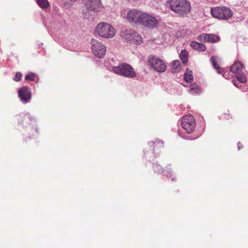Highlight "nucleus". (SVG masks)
Returning a JSON list of instances; mask_svg holds the SVG:
<instances>
[{
    "label": "nucleus",
    "instance_id": "f257e3e1",
    "mask_svg": "<svg viewBox=\"0 0 248 248\" xmlns=\"http://www.w3.org/2000/svg\"><path fill=\"white\" fill-rule=\"evenodd\" d=\"M168 4L172 11L180 15L189 13L191 9L190 3L186 0H168Z\"/></svg>",
    "mask_w": 248,
    "mask_h": 248
},
{
    "label": "nucleus",
    "instance_id": "f03ea898",
    "mask_svg": "<svg viewBox=\"0 0 248 248\" xmlns=\"http://www.w3.org/2000/svg\"><path fill=\"white\" fill-rule=\"evenodd\" d=\"M112 71L117 75L129 78L136 77V73L134 68L126 63H121L118 66L112 67Z\"/></svg>",
    "mask_w": 248,
    "mask_h": 248
},
{
    "label": "nucleus",
    "instance_id": "7ed1b4c3",
    "mask_svg": "<svg viewBox=\"0 0 248 248\" xmlns=\"http://www.w3.org/2000/svg\"><path fill=\"white\" fill-rule=\"evenodd\" d=\"M95 32L101 37L110 38L115 36L116 31L115 28L109 23L101 22L96 26Z\"/></svg>",
    "mask_w": 248,
    "mask_h": 248
},
{
    "label": "nucleus",
    "instance_id": "20e7f679",
    "mask_svg": "<svg viewBox=\"0 0 248 248\" xmlns=\"http://www.w3.org/2000/svg\"><path fill=\"white\" fill-rule=\"evenodd\" d=\"M210 13L214 17L224 20L230 19L233 14L230 9L225 6L211 8Z\"/></svg>",
    "mask_w": 248,
    "mask_h": 248
},
{
    "label": "nucleus",
    "instance_id": "39448f33",
    "mask_svg": "<svg viewBox=\"0 0 248 248\" xmlns=\"http://www.w3.org/2000/svg\"><path fill=\"white\" fill-rule=\"evenodd\" d=\"M158 24L156 17L147 13L143 12L140 24L150 29L155 28Z\"/></svg>",
    "mask_w": 248,
    "mask_h": 248
},
{
    "label": "nucleus",
    "instance_id": "423d86ee",
    "mask_svg": "<svg viewBox=\"0 0 248 248\" xmlns=\"http://www.w3.org/2000/svg\"><path fill=\"white\" fill-rule=\"evenodd\" d=\"M92 49L93 54L97 57L102 58L106 53V47L96 40L91 41Z\"/></svg>",
    "mask_w": 248,
    "mask_h": 248
},
{
    "label": "nucleus",
    "instance_id": "0eeeda50",
    "mask_svg": "<svg viewBox=\"0 0 248 248\" xmlns=\"http://www.w3.org/2000/svg\"><path fill=\"white\" fill-rule=\"evenodd\" d=\"M182 126L187 133H191L195 129L196 122L194 117L188 114L185 116L182 120Z\"/></svg>",
    "mask_w": 248,
    "mask_h": 248
},
{
    "label": "nucleus",
    "instance_id": "6e6552de",
    "mask_svg": "<svg viewBox=\"0 0 248 248\" xmlns=\"http://www.w3.org/2000/svg\"><path fill=\"white\" fill-rule=\"evenodd\" d=\"M148 62L150 65L158 72H163L166 70V65L161 59L153 56L149 57Z\"/></svg>",
    "mask_w": 248,
    "mask_h": 248
},
{
    "label": "nucleus",
    "instance_id": "1a4fd4ad",
    "mask_svg": "<svg viewBox=\"0 0 248 248\" xmlns=\"http://www.w3.org/2000/svg\"><path fill=\"white\" fill-rule=\"evenodd\" d=\"M143 12L136 9L128 11L126 15V19L129 22L140 24Z\"/></svg>",
    "mask_w": 248,
    "mask_h": 248
},
{
    "label": "nucleus",
    "instance_id": "9d476101",
    "mask_svg": "<svg viewBox=\"0 0 248 248\" xmlns=\"http://www.w3.org/2000/svg\"><path fill=\"white\" fill-rule=\"evenodd\" d=\"M18 96L23 103L29 102L31 97L30 89L27 87L21 88L18 91Z\"/></svg>",
    "mask_w": 248,
    "mask_h": 248
},
{
    "label": "nucleus",
    "instance_id": "9b49d317",
    "mask_svg": "<svg viewBox=\"0 0 248 248\" xmlns=\"http://www.w3.org/2000/svg\"><path fill=\"white\" fill-rule=\"evenodd\" d=\"M125 40L130 43L140 44L142 42V37L136 32L130 31L126 33L125 37Z\"/></svg>",
    "mask_w": 248,
    "mask_h": 248
},
{
    "label": "nucleus",
    "instance_id": "f8f14e48",
    "mask_svg": "<svg viewBox=\"0 0 248 248\" xmlns=\"http://www.w3.org/2000/svg\"><path fill=\"white\" fill-rule=\"evenodd\" d=\"M83 1L89 11L98 12L101 8L100 0H83Z\"/></svg>",
    "mask_w": 248,
    "mask_h": 248
},
{
    "label": "nucleus",
    "instance_id": "ddd939ff",
    "mask_svg": "<svg viewBox=\"0 0 248 248\" xmlns=\"http://www.w3.org/2000/svg\"><path fill=\"white\" fill-rule=\"evenodd\" d=\"M200 41L207 43H216L219 40L218 36L213 34L202 33L198 36Z\"/></svg>",
    "mask_w": 248,
    "mask_h": 248
},
{
    "label": "nucleus",
    "instance_id": "4468645a",
    "mask_svg": "<svg viewBox=\"0 0 248 248\" xmlns=\"http://www.w3.org/2000/svg\"><path fill=\"white\" fill-rule=\"evenodd\" d=\"M243 68V64L239 61L235 62L230 67V70L234 73H238Z\"/></svg>",
    "mask_w": 248,
    "mask_h": 248
},
{
    "label": "nucleus",
    "instance_id": "2eb2a0df",
    "mask_svg": "<svg viewBox=\"0 0 248 248\" xmlns=\"http://www.w3.org/2000/svg\"><path fill=\"white\" fill-rule=\"evenodd\" d=\"M190 46L192 48L198 51H204L206 49V47L204 45L197 42H191Z\"/></svg>",
    "mask_w": 248,
    "mask_h": 248
},
{
    "label": "nucleus",
    "instance_id": "dca6fc26",
    "mask_svg": "<svg viewBox=\"0 0 248 248\" xmlns=\"http://www.w3.org/2000/svg\"><path fill=\"white\" fill-rule=\"evenodd\" d=\"M153 168L154 169V170L155 172H156L157 173H160L161 172H164L165 174L166 175L167 177H171L172 176V174H171V170H169L168 171L165 170L164 171L162 170V169L161 168L159 165L157 164H155L153 165Z\"/></svg>",
    "mask_w": 248,
    "mask_h": 248
},
{
    "label": "nucleus",
    "instance_id": "f3484780",
    "mask_svg": "<svg viewBox=\"0 0 248 248\" xmlns=\"http://www.w3.org/2000/svg\"><path fill=\"white\" fill-rule=\"evenodd\" d=\"M219 61V59L217 57L213 56L211 58V62L214 68L217 70V72L218 73H221L223 71V70L220 68L219 65L217 64V63Z\"/></svg>",
    "mask_w": 248,
    "mask_h": 248
},
{
    "label": "nucleus",
    "instance_id": "a211bd4d",
    "mask_svg": "<svg viewBox=\"0 0 248 248\" xmlns=\"http://www.w3.org/2000/svg\"><path fill=\"white\" fill-rule=\"evenodd\" d=\"M184 79L187 82H191L193 80V77L191 70L187 69L184 75Z\"/></svg>",
    "mask_w": 248,
    "mask_h": 248
},
{
    "label": "nucleus",
    "instance_id": "6ab92c4d",
    "mask_svg": "<svg viewBox=\"0 0 248 248\" xmlns=\"http://www.w3.org/2000/svg\"><path fill=\"white\" fill-rule=\"evenodd\" d=\"M172 71L173 73H176L179 71L181 69V63L179 60L174 61L172 62Z\"/></svg>",
    "mask_w": 248,
    "mask_h": 248
},
{
    "label": "nucleus",
    "instance_id": "aec40b11",
    "mask_svg": "<svg viewBox=\"0 0 248 248\" xmlns=\"http://www.w3.org/2000/svg\"><path fill=\"white\" fill-rule=\"evenodd\" d=\"M188 53L186 50H182L180 54V58L182 62L186 64L188 60Z\"/></svg>",
    "mask_w": 248,
    "mask_h": 248
},
{
    "label": "nucleus",
    "instance_id": "412c9836",
    "mask_svg": "<svg viewBox=\"0 0 248 248\" xmlns=\"http://www.w3.org/2000/svg\"><path fill=\"white\" fill-rule=\"evenodd\" d=\"M149 144L151 146L154 145V151L155 148H162L163 147V142L158 140H155V141H151L149 142Z\"/></svg>",
    "mask_w": 248,
    "mask_h": 248
},
{
    "label": "nucleus",
    "instance_id": "4be33fe9",
    "mask_svg": "<svg viewBox=\"0 0 248 248\" xmlns=\"http://www.w3.org/2000/svg\"><path fill=\"white\" fill-rule=\"evenodd\" d=\"M38 5L43 9H46L49 6V3L47 0H36Z\"/></svg>",
    "mask_w": 248,
    "mask_h": 248
},
{
    "label": "nucleus",
    "instance_id": "5701e85b",
    "mask_svg": "<svg viewBox=\"0 0 248 248\" xmlns=\"http://www.w3.org/2000/svg\"><path fill=\"white\" fill-rule=\"evenodd\" d=\"M236 78L237 80L240 83H244L247 81V78L245 75L243 73H241V72L237 74Z\"/></svg>",
    "mask_w": 248,
    "mask_h": 248
},
{
    "label": "nucleus",
    "instance_id": "b1692460",
    "mask_svg": "<svg viewBox=\"0 0 248 248\" xmlns=\"http://www.w3.org/2000/svg\"><path fill=\"white\" fill-rule=\"evenodd\" d=\"M200 91V88L196 84H191L190 86V92L192 94L198 93Z\"/></svg>",
    "mask_w": 248,
    "mask_h": 248
},
{
    "label": "nucleus",
    "instance_id": "393cba45",
    "mask_svg": "<svg viewBox=\"0 0 248 248\" xmlns=\"http://www.w3.org/2000/svg\"><path fill=\"white\" fill-rule=\"evenodd\" d=\"M35 75L33 73H29L25 77V79L26 80H31L32 81L34 79Z\"/></svg>",
    "mask_w": 248,
    "mask_h": 248
},
{
    "label": "nucleus",
    "instance_id": "a878e982",
    "mask_svg": "<svg viewBox=\"0 0 248 248\" xmlns=\"http://www.w3.org/2000/svg\"><path fill=\"white\" fill-rule=\"evenodd\" d=\"M21 76L22 74L20 72H17L14 78V80L16 81H18L20 80Z\"/></svg>",
    "mask_w": 248,
    "mask_h": 248
},
{
    "label": "nucleus",
    "instance_id": "bb28decb",
    "mask_svg": "<svg viewBox=\"0 0 248 248\" xmlns=\"http://www.w3.org/2000/svg\"><path fill=\"white\" fill-rule=\"evenodd\" d=\"M24 117H25V120H27V119H28L30 121H31V120H32L33 119V117H32L30 115V114L29 113H27L25 115H24Z\"/></svg>",
    "mask_w": 248,
    "mask_h": 248
},
{
    "label": "nucleus",
    "instance_id": "cd10ccee",
    "mask_svg": "<svg viewBox=\"0 0 248 248\" xmlns=\"http://www.w3.org/2000/svg\"><path fill=\"white\" fill-rule=\"evenodd\" d=\"M232 82H233V85H234L235 86H236V87H239V86H238V85L236 84V81H235V80H233L232 81Z\"/></svg>",
    "mask_w": 248,
    "mask_h": 248
},
{
    "label": "nucleus",
    "instance_id": "c85d7f7f",
    "mask_svg": "<svg viewBox=\"0 0 248 248\" xmlns=\"http://www.w3.org/2000/svg\"><path fill=\"white\" fill-rule=\"evenodd\" d=\"M240 147H241V143L240 142H238V144H237V148L238 150L240 149V148H241Z\"/></svg>",
    "mask_w": 248,
    "mask_h": 248
},
{
    "label": "nucleus",
    "instance_id": "c756f323",
    "mask_svg": "<svg viewBox=\"0 0 248 248\" xmlns=\"http://www.w3.org/2000/svg\"><path fill=\"white\" fill-rule=\"evenodd\" d=\"M223 76L225 78H227V77H226V76H227V74H226V73H224L223 74Z\"/></svg>",
    "mask_w": 248,
    "mask_h": 248
},
{
    "label": "nucleus",
    "instance_id": "7c9ffc66",
    "mask_svg": "<svg viewBox=\"0 0 248 248\" xmlns=\"http://www.w3.org/2000/svg\"><path fill=\"white\" fill-rule=\"evenodd\" d=\"M171 180H172V181H174V177H173V178H172V179H171Z\"/></svg>",
    "mask_w": 248,
    "mask_h": 248
}]
</instances>
